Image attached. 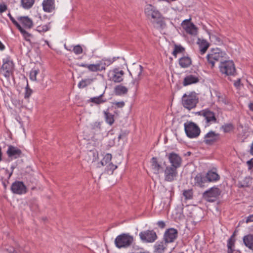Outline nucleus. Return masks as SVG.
Instances as JSON below:
<instances>
[{
	"label": "nucleus",
	"mask_w": 253,
	"mask_h": 253,
	"mask_svg": "<svg viewBox=\"0 0 253 253\" xmlns=\"http://www.w3.org/2000/svg\"><path fill=\"white\" fill-rule=\"evenodd\" d=\"M92 128L94 130L101 129V124L100 122H95L92 126Z\"/></svg>",
	"instance_id": "49"
},
{
	"label": "nucleus",
	"mask_w": 253,
	"mask_h": 253,
	"mask_svg": "<svg viewBox=\"0 0 253 253\" xmlns=\"http://www.w3.org/2000/svg\"><path fill=\"white\" fill-rule=\"evenodd\" d=\"M93 82V79H86L82 80L78 84V86L80 88H83L90 84Z\"/></svg>",
	"instance_id": "33"
},
{
	"label": "nucleus",
	"mask_w": 253,
	"mask_h": 253,
	"mask_svg": "<svg viewBox=\"0 0 253 253\" xmlns=\"http://www.w3.org/2000/svg\"><path fill=\"white\" fill-rule=\"evenodd\" d=\"M127 88L122 85H117L114 89V92L115 94L117 95L126 94L127 93Z\"/></svg>",
	"instance_id": "28"
},
{
	"label": "nucleus",
	"mask_w": 253,
	"mask_h": 253,
	"mask_svg": "<svg viewBox=\"0 0 253 253\" xmlns=\"http://www.w3.org/2000/svg\"><path fill=\"white\" fill-rule=\"evenodd\" d=\"M50 22H48L47 24L42 25H40L37 27L36 31L40 33H45L50 29Z\"/></svg>",
	"instance_id": "30"
},
{
	"label": "nucleus",
	"mask_w": 253,
	"mask_h": 253,
	"mask_svg": "<svg viewBox=\"0 0 253 253\" xmlns=\"http://www.w3.org/2000/svg\"><path fill=\"white\" fill-rule=\"evenodd\" d=\"M240 83H241V80H240V79H238L235 82L234 85L236 87H239L240 85Z\"/></svg>",
	"instance_id": "62"
},
{
	"label": "nucleus",
	"mask_w": 253,
	"mask_h": 253,
	"mask_svg": "<svg viewBox=\"0 0 253 253\" xmlns=\"http://www.w3.org/2000/svg\"><path fill=\"white\" fill-rule=\"evenodd\" d=\"M198 102V98L195 93H191L189 95L185 93L182 97L183 106L189 110L195 108Z\"/></svg>",
	"instance_id": "4"
},
{
	"label": "nucleus",
	"mask_w": 253,
	"mask_h": 253,
	"mask_svg": "<svg viewBox=\"0 0 253 253\" xmlns=\"http://www.w3.org/2000/svg\"><path fill=\"white\" fill-rule=\"evenodd\" d=\"M11 21L18 30H19L22 27L14 18Z\"/></svg>",
	"instance_id": "56"
},
{
	"label": "nucleus",
	"mask_w": 253,
	"mask_h": 253,
	"mask_svg": "<svg viewBox=\"0 0 253 253\" xmlns=\"http://www.w3.org/2000/svg\"><path fill=\"white\" fill-rule=\"evenodd\" d=\"M221 191L217 187H213L203 193V198L208 202H213L220 195Z\"/></svg>",
	"instance_id": "6"
},
{
	"label": "nucleus",
	"mask_w": 253,
	"mask_h": 253,
	"mask_svg": "<svg viewBox=\"0 0 253 253\" xmlns=\"http://www.w3.org/2000/svg\"><path fill=\"white\" fill-rule=\"evenodd\" d=\"M218 100L219 102L225 105L229 104L230 103V99L224 95H222L221 96H219Z\"/></svg>",
	"instance_id": "46"
},
{
	"label": "nucleus",
	"mask_w": 253,
	"mask_h": 253,
	"mask_svg": "<svg viewBox=\"0 0 253 253\" xmlns=\"http://www.w3.org/2000/svg\"><path fill=\"white\" fill-rule=\"evenodd\" d=\"M43 9L47 12H50L55 8L54 0H43Z\"/></svg>",
	"instance_id": "21"
},
{
	"label": "nucleus",
	"mask_w": 253,
	"mask_h": 253,
	"mask_svg": "<svg viewBox=\"0 0 253 253\" xmlns=\"http://www.w3.org/2000/svg\"><path fill=\"white\" fill-rule=\"evenodd\" d=\"M112 158V156L111 154H106L100 162L102 166H106L107 164L110 163V161H111Z\"/></svg>",
	"instance_id": "37"
},
{
	"label": "nucleus",
	"mask_w": 253,
	"mask_h": 253,
	"mask_svg": "<svg viewBox=\"0 0 253 253\" xmlns=\"http://www.w3.org/2000/svg\"><path fill=\"white\" fill-rule=\"evenodd\" d=\"M7 9V6L4 4H0V13H2Z\"/></svg>",
	"instance_id": "57"
},
{
	"label": "nucleus",
	"mask_w": 253,
	"mask_h": 253,
	"mask_svg": "<svg viewBox=\"0 0 253 253\" xmlns=\"http://www.w3.org/2000/svg\"><path fill=\"white\" fill-rule=\"evenodd\" d=\"M88 70L90 72H96L102 71L99 64H91L88 65Z\"/></svg>",
	"instance_id": "38"
},
{
	"label": "nucleus",
	"mask_w": 253,
	"mask_h": 253,
	"mask_svg": "<svg viewBox=\"0 0 253 253\" xmlns=\"http://www.w3.org/2000/svg\"><path fill=\"white\" fill-rule=\"evenodd\" d=\"M32 93V90L28 87V85H27L26 87V92L25 94V98H28Z\"/></svg>",
	"instance_id": "48"
},
{
	"label": "nucleus",
	"mask_w": 253,
	"mask_h": 253,
	"mask_svg": "<svg viewBox=\"0 0 253 253\" xmlns=\"http://www.w3.org/2000/svg\"><path fill=\"white\" fill-rule=\"evenodd\" d=\"M99 64L101 71L105 70L106 67H108L102 60L99 61Z\"/></svg>",
	"instance_id": "51"
},
{
	"label": "nucleus",
	"mask_w": 253,
	"mask_h": 253,
	"mask_svg": "<svg viewBox=\"0 0 253 253\" xmlns=\"http://www.w3.org/2000/svg\"><path fill=\"white\" fill-rule=\"evenodd\" d=\"M104 114L105 115L106 122L110 126H112L114 122V115L110 113L107 111H104Z\"/></svg>",
	"instance_id": "32"
},
{
	"label": "nucleus",
	"mask_w": 253,
	"mask_h": 253,
	"mask_svg": "<svg viewBox=\"0 0 253 253\" xmlns=\"http://www.w3.org/2000/svg\"><path fill=\"white\" fill-rule=\"evenodd\" d=\"M177 169L170 167H166L164 170V179L167 182H172L176 180L178 176Z\"/></svg>",
	"instance_id": "9"
},
{
	"label": "nucleus",
	"mask_w": 253,
	"mask_h": 253,
	"mask_svg": "<svg viewBox=\"0 0 253 253\" xmlns=\"http://www.w3.org/2000/svg\"><path fill=\"white\" fill-rule=\"evenodd\" d=\"M40 70L39 69L34 68L30 73V79L34 81L37 80V75L39 73Z\"/></svg>",
	"instance_id": "42"
},
{
	"label": "nucleus",
	"mask_w": 253,
	"mask_h": 253,
	"mask_svg": "<svg viewBox=\"0 0 253 253\" xmlns=\"http://www.w3.org/2000/svg\"><path fill=\"white\" fill-rule=\"evenodd\" d=\"M18 21L26 29H31L33 26V22L28 16H20L17 18Z\"/></svg>",
	"instance_id": "20"
},
{
	"label": "nucleus",
	"mask_w": 253,
	"mask_h": 253,
	"mask_svg": "<svg viewBox=\"0 0 253 253\" xmlns=\"http://www.w3.org/2000/svg\"><path fill=\"white\" fill-rule=\"evenodd\" d=\"M102 60L105 62V63L107 66H109L113 63V61H112V59L110 58L107 59L104 58Z\"/></svg>",
	"instance_id": "53"
},
{
	"label": "nucleus",
	"mask_w": 253,
	"mask_h": 253,
	"mask_svg": "<svg viewBox=\"0 0 253 253\" xmlns=\"http://www.w3.org/2000/svg\"><path fill=\"white\" fill-rule=\"evenodd\" d=\"M183 195L186 200L191 199L193 196V191L192 189L184 190L183 191Z\"/></svg>",
	"instance_id": "39"
},
{
	"label": "nucleus",
	"mask_w": 253,
	"mask_h": 253,
	"mask_svg": "<svg viewBox=\"0 0 253 253\" xmlns=\"http://www.w3.org/2000/svg\"><path fill=\"white\" fill-rule=\"evenodd\" d=\"M19 31L23 35L24 39L27 41H30V38L32 37V35L29 33L27 32L25 29L21 27L19 30Z\"/></svg>",
	"instance_id": "44"
},
{
	"label": "nucleus",
	"mask_w": 253,
	"mask_h": 253,
	"mask_svg": "<svg viewBox=\"0 0 253 253\" xmlns=\"http://www.w3.org/2000/svg\"><path fill=\"white\" fill-rule=\"evenodd\" d=\"M192 63L191 59L187 56H183L179 60V64L182 68H187Z\"/></svg>",
	"instance_id": "24"
},
{
	"label": "nucleus",
	"mask_w": 253,
	"mask_h": 253,
	"mask_svg": "<svg viewBox=\"0 0 253 253\" xmlns=\"http://www.w3.org/2000/svg\"><path fill=\"white\" fill-rule=\"evenodd\" d=\"M191 19H186L183 21L181 26L185 32L191 35L195 36L197 34L198 28L190 22Z\"/></svg>",
	"instance_id": "10"
},
{
	"label": "nucleus",
	"mask_w": 253,
	"mask_h": 253,
	"mask_svg": "<svg viewBox=\"0 0 253 253\" xmlns=\"http://www.w3.org/2000/svg\"><path fill=\"white\" fill-rule=\"evenodd\" d=\"M113 105L118 108H122L125 106V102L124 101L115 102L113 103Z\"/></svg>",
	"instance_id": "52"
},
{
	"label": "nucleus",
	"mask_w": 253,
	"mask_h": 253,
	"mask_svg": "<svg viewBox=\"0 0 253 253\" xmlns=\"http://www.w3.org/2000/svg\"><path fill=\"white\" fill-rule=\"evenodd\" d=\"M124 72L118 68L114 69L112 72V76L110 77V80L112 82L119 83L123 81Z\"/></svg>",
	"instance_id": "17"
},
{
	"label": "nucleus",
	"mask_w": 253,
	"mask_h": 253,
	"mask_svg": "<svg viewBox=\"0 0 253 253\" xmlns=\"http://www.w3.org/2000/svg\"><path fill=\"white\" fill-rule=\"evenodd\" d=\"M220 72L226 76H235L236 71L235 64L232 60L225 59L219 65Z\"/></svg>",
	"instance_id": "2"
},
{
	"label": "nucleus",
	"mask_w": 253,
	"mask_h": 253,
	"mask_svg": "<svg viewBox=\"0 0 253 253\" xmlns=\"http://www.w3.org/2000/svg\"><path fill=\"white\" fill-rule=\"evenodd\" d=\"M168 159L171 164L170 167L178 169L181 166V158L176 153L171 152L168 155Z\"/></svg>",
	"instance_id": "11"
},
{
	"label": "nucleus",
	"mask_w": 253,
	"mask_h": 253,
	"mask_svg": "<svg viewBox=\"0 0 253 253\" xmlns=\"http://www.w3.org/2000/svg\"><path fill=\"white\" fill-rule=\"evenodd\" d=\"M139 236L142 237H157L156 233L153 230H147L145 232H141L139 234Z\"/></svg>",
	"instance_id": "34"
},
{
	"label": "nucleus",
	"mask_w": 253,
	"mask_h": 253,
	"mask_svg": "<svg viewBox=\"0 0 253 253\" xmlns=\"http://www.w3.org/2000/svg\"><path fill=\"white\" fill-rule=\"evenodd\" d=\"M157 225L160 228H162V229H163L166 226V223L164 221H159L157 223Z\"/></svg>",
	"instance_id": "55"
},
{
	"label": "nucleus",
	"mask_w": 253,
	"mask_h": 253,
	"mask_svg": "<svg viewBox=\"0 0 253 253\" xmlns=\"http://www.w3.org/2000/svg\"><path fill=\"white\" fill-rule=\"evenodd\" d=\"M6 151V154L9 161L21 158L24 154L21 149L12 145H8Z\"/></svg>",
	"instance_id": "7"
},
{
	"label": "nucleus",
	"mask_w": 253,
	"mask_h": 253,
	"mask_svg": "<svg viewBox=\"0 0 253 253\" xmlns=\"http://www.w3.org/2000/svg\"><path fill=\"white\" fill-rule=\"evenodd\" d=\"M227 54L225 51L218 48H213L207 55L208 64L213 68L216 63H222L226 58Z\"/></svg>",
	"instance_id": "1"
},
{
	"label": "nucleus",
	"mask_w": 253,
	"mask_h": 253,
	"mask_svg": "<svg viewBox=\"0 0 253 253\" xmlns=\"http://www.w3.org/2000/svg\"><path fill=\"white\" fill-rule=\"evenodd\" d=\"M35 3V0H21L22 6L26 9L31 8Z\"/></svg>",
	"instance_id": "31"
},
{
	"label": "nucleus",
	"mask_w": 253,
	"mask_h": 253,
	"mask_svg": "<svg viewBox=\"0 0 253 253\" xmlns=\"http://www.w3.org/2000/svg\"><path fill=\"white\" fill-rule=\"evenodd\" d=\"M199 116L203 117L204 120L205 121L206 125L209 126L212 124L217 123V118L215 114L209 109L202 110L196 113Z\"/></svg>",
	"instance_id": "5"
},
{
	"label": "nucleus",
	"mask_w": 253,
	"mask_h": 253,
	"mask_svg": "<svg viewBox=\"0 0 253 253\" xmlns=\"http://www.w3.org/2000/svg\"><path fill=\"white\" fill-rule=\"evenodd\" d=\"M106 166V170L108 173L110 174H112L114 170L118 168L117 166L114 165L112 163H110Z\"/></svg>",
	"instance_id": "41"
},
{
	"label": "nucleus",
	"mask_w": 253,
	"mask_h": 253,
	"mask_svg": "<svg viewBox=\"0 0 253 253\" xmlns=\"http://www.w3.org/2000/svg\"><path fill=\"white\" fill-rule=\"evenodd\" d=\"M184 126L185 133L188 137L194 138L199 136L201 130L195 123L187 121L184 123Z\"/></svg>",
	"instance_id": "3"
},
{
	"label": "nucleus",
	"mask_w": 253,
	"mask_h": 253,
	"mask_svg": "<svg viewBox=\"0 0 253 253\" xmlns=\"http://www.w3.org/2000/svg\"><path fill=\"white\" fill-rule=\"evenodd\" d=\"M143 70V67L141 65H139L138 68V76H140L142 73Z\"/></svg>",
	"instance_id": "63"
},
{
	"label": "nucleus",
	"mask_w": 253,
	"mask_h": 253,
	"mask_svg": "<svg viewBox=\"0 0 253 253\" xmlns=\"http://www.w3.org/2000/svg\"><path fill=\"white\" fill-rule=\"evenodd\" d=\"M103 97V94H102L98 96L90 98L88 100V101L92 102L96 105H99L106 102V99H104Z\"/></svg>",
	"instance_id": "29"
},
{
	"label": "nucleus",
	"mask_w": 253,
	"mask_h": 253,
	"mask_svg": "<svg viewBox=\"0 0 253 253\" xmlns=\"http://www.w3.org/2000/svg\"><path fill=\"white\" fill-rule=\"evenodd\" d=\"M151 167L155 174H159L160 170L162 169V166L158 162L156 157H153L151 160Z\"/></svg>",
	"instance_id": "23"
},
{
	"label": "nucleus",
	"mask_w": 253,
	"mask_h": 253,
	"mask_svg": "<svg viewBox=\"0 0 253 253\" xmlns=\"http://www.w3.org/2000/svg\"><path fill=\"white\" fill-rule=\"evenodd\" d=\"M250 153L252 155H253V143H252V145L251 146Z\"/></svg>",
	"instance_id": "64"
},
{
	"label": "nucleus",
	"mask_w": 253,
	"mask_h": 253,
	"mask_svg": "<svg viewBox=\"0 0 253 253\" xmlns=\"http://www.w3.org/2000/svg\"><path fill=\"white\" fill-rule=\"evenodd\" d=\"M185 51V48L181 45H174V49L172 53V55L176 58L177 54L178 53H183Z\"/></svg>",
	"instance_id": "35"
},
{
	"label": "nucleus",
	"mask_w": 253,
	"mask_h": 253,
	"mask_svg": "<svg viewBox=\"0 0 253 253\" xmlns=\"http://www.w3.org/2000/svg\"><path fill=\"white\" fill-rule=\"evenodd\" d=\"M11 190L16 194H23L26 193V187L23 182L16 181L13 182L11 186Z\"/></svg>",
	"instance_id": "12"
},
{
	"label": "nucleus",
	"mask_w": 253,
	"mask_h": 253,
	"mask_svg": "<svg viewBox=\"0 0 253 253\" xmlns=\"http://www.w3.org/2000/svg\"><path fill=\"white\" fill-rule=\"evenodd\" d=\"M235 242V238H229L227 242L228 251H234L233 247H234Z\"/></svg>",
	"instance_id": "45"
},
{
	"label": "nucleus",
	"mask_w": 253,
	"mask_h": 253,
	"mask_svg": "<svg viewBox=\"0 0 253 253\" xmlns=\"http://www.w3.org/2000/svg\"><path fill=\"white\" fill-rule=\"evenodd\" d=\"M13 68L14 64L12 61L7 60L4 62L1 67V69L4 72V76L6 78H9L12 74Z\"/></svg>",
	"instance_id": "15"
},
{
	"label": "nucleus",
	"mask_w": 253,
	"mask_h": 253,
	"mask_svg": "<svg viewBox=\"0 0 253 253\" xmlns=\"http://www.w3.org/2000/svg\"><path fill=\"white\" fill-rule=\"evenodd\" d=\"M208 180L205 173H198L194 178L193 186L200 188H204L206 186V183H208Z\"/></svg>",
	"instance_id": "13"
},
{
	"label": "nucleus",
	"mask_w": 253,
	"mask_h": 253,
	"mask_svg": "<svg viewBox=\"0 0 253 253\" xmlns=\"http://www.w3.org/2000/svg\"><path fill=\"white\" fill-rule=\"evenodd\" d=\"M117 237H132L131 236L129 235V234L123 233L122 234L118 235L117 236Z\"/></svg>",
	"instance_id": "60"
},
{
	"label": "nucleus",
	"mask_w": 253,
	"mask_h": 253,
	"mask_svg": "<svg viewBox=\"0 0 253 253\" xmlns=\"http://www.w3.org/2000/svg\"><path fill=\"white\" fill-rule=\"evenodd\" d=\"M250 222H253V214L249 215L246 219V223H249Z\"/></svg>",
	"instance_id": "59"
},
{
	"label": "nucleus",
	"mask_w": 253,
	"mask_h": 253,
	"mask_svg": "<svg viewBox=\"0 0 253 253\" xmlns=\"http://www.w3.org/2000/svg\"><path fill=\"white\" fill-rule=\"evenodd\" d=\"M248 170H251L253 168V158L247 162Z\"/></svg>",
	"instance_id": "50"
},
{
	"label": "nucleus",
	"mask_w": 253,
	"mask_h": 253,
	"mask_svg": "<svg viewBox=\"0 0 253 253\" xmlns=\"http://www.w3.org/2000/svg\"><path fill=\"white\" fill-rule=\"evenodd\" d=\"M16 168V167L14 165H12L11 166V171L10 172H9L8 170L7 169H6L5 170V173L6 174H8V178H9L11 176V175L12 174V173H13V170L14 169Z\"/></svg>",
	"instance_id": "54"
},
{
	"label": "nucleus",
	"mask_w": 253,
	"mask_h": 253,
	"mask_svg": "<svg viewBox=\"0 0 253 253\" xmlns=\"http://www.w3.org/2000/svg\"><path fill=\"white\" fill-rule=\"evenodd\" d=\"M178 236V231L174 228H170L167 229L164 234V237L171 238Z\"/></svg>",
	"instance_id": "27"
},
{
	"label": "nucleus",
	"mask_w": 253,
	"mask_h": 253,
	"mask_svg": "<svg viewBox=\"0 0 253 253\" xmlns=\"http://www.w3.org/2000/svg\"><path fill=\"white\" fill-rule=\"evenodd\" d=\"M251 183V178L250 177H246L243 180L238 181L237 186L239 188L249 187Z\"/></svg>",
	"instance_id": "26"
},
{
	"label": "nucleus",
	"mask_w": 253,
	"mask_h": 253,
	"mask_svg": "<svg viewBox=\"0 0 253 253\" xmlns=\"http://www.w3.org/2000/svg\"><path fill=\"white\" fill-rule=\"evenodd\" d=\"M199 82V76L197 75H189L186 76L183 80V85L187 86L188 85L196 84Z\"/></svg>",
	"instance_id": "19"
},
{
	"label": "nucleus",
	"mask_w": 253,
	"mask_h": 253,
	"mask_svg": "<svg viewBox=\"0 0 253 253\" xmlns=\"http://www.w3.org/2000/svg\"><path fill=\"white\" fill-rule=\"evenodd\" d=\"M221 128L223 130L224 132L229 133L234 129V126L232 123L225 124L221 126Z\"/></svg>",
	"instance_id": "36"
},
{
	"label": "nucleus",
	"mask_w": 253,
	"mask_h": 253,
	"mask_svg": "<svg viewBox=\"0 0 253 253\" xmlns=\"http://www.w3.org/2000/svg\"><path fill=\"white\" fill-rule=\"evenodd\" d=\"M72 51H73L76 54H80L83 53V49L81 46L78 44L73 47Z\"/></svg>",
	"instance_id": "47"
},
{
	"label": "nucleus",
	"mask_w": 253,
	"mask_h": 253,
	"mask_svg": "<svg viewBox=\"0 0 253 253\" xmlns=\"http://www.w3.org/2000/svg\"><path fill=\"white\" fill-rule=\"evenodd\" d=\"M243 241L247 247L253 250V238H243Z\"/></svg>",
	"instance_id": "43"
},
{
	"label": "nucleus",
	"mask_w": 253,
	"mask_h": 253,
	"mask_svg": "<svg viewBox=\"0 0 253 253\" xmlns=\"http://www.w3.org/2000/svg\"><path fill=\"white\" fill-rule=\"evenodd\" d=\"M151 18L154 20L157 24L162 26L163 20L162 19L161 13L157 10L152 11L151 13Z\"/></svg>",
	"instance_id": "25"
},
{
	"label": "nucleus",
	"mask_w": 253,
	"mask_h": 253,
	"mask_svg": "<svg viewBox=\"0 0 253 253\" xmlns=\"http://www.w3.org/2000/svg\"><path fill=\"white\" fill-rule=\"evenodd\" d=\"M133 242V238H115V244L119 248H126L130 246Z\"/></svg>",
	"instance_id": "14"
},
{
	"label": "nucleus",
	"mask_w": 253,
	"mask_h": 253,
	"mask_svg": "<svg viewBox=\"0 0 253 253\" xmlns=\"http://www.w3.org/2000/svg\"><path fill=\"white\" fill-rule=\"evenodd\" d=\"M143 242H154L157 238H141Z\"/></svg>",
	"instance_id": "58"
},
{
	"label": "nucleus",
	"mask_w": 253,
	"mask_h": 253,
	"mask_svg": "<svg viewBox=\"0 0 253 253\" xmlns=\"http://www.w3.org/2000/svg\"><path fill=\"white\" fill-rule=\"evenodd\" d=\"M175 238H164V240L160 243H157L154 246L155 252L157 253H163L166 248L168 243L173 242Z\"/></svg>",
	"instance_id": "16"
},
{
	"label": "nucleus",
	"mask_w": 253,
	"mask_h": 253,
	"mask_svg": "<svg viewBox=\"0 0 253 253\" xmlns=\"http://www.w3.org/2000/svg\"><path fill=\"white\" fill-rule=\"evenodd\" d=\"M77 66L79 67H82L84 68H87L88 69V65L89 64H85V63H81V64H77Z\"/></svg>",
	"instance_id": "61"
},
{
	"label": "nucleus",
	"mask_w": 253,
	"mask_h": 253,
	"mask_svg": "<svg viewBox=\"0 0 253 253\" xmlns=\"http://www.w3.org/2000/svg\"><path fill=\"white\" fill-rule=\"evenodd\" d=\"M221 139L220 134L211 130L204 136L203 142L208 145H212Z\"/></svg>",
	"instance_id": "8"
},
{
	"label": "nucleus",
	"mask_w": 253,
	"mask_h": 253,
	"mask_svg": "<svg viewBox=\"0 0 253 253\" xmlns=\"http://www.w3.org/2000/svg\"><path fill=\"white\" fill-rule=\"evenodd\" d=\"M210 38L211 41L213 42L215 44L218 45H221L223 44L222 40L217 35H211Z\"/></svg>",
	"instance_id": "40"
},
{
	"label": "nucleus",
	"mask_w": 253,
	"mask_h": 253,
	"mask_svg": "<svg viewBox=\"0 0 253 253\" xmlns=\"http://www.w3.org/2000/svg\"><path fill=\"white\" fill-rule=\"evenodd\" d=\"M197 44L199 45V50L201 54H204L210 46V43L204 39H198Z\"/></svg>",
	"instance_id": "22"
},
{
	"label": "nucleus",
	"mask_w": 253,
	"mask_h": 253,
	"mask_svg": "<svg viewBox=\"0 0 253 253\" xmlns=\"http://www.w3.org/2000/svg\"><path fill=\"white\" fill-rule=\"evenodd\" d=\"M205 175L208 182H215L220 179V176L217 173L216 169L209 170Z\"/></svg>",
	"instance_id": "18"
}]
</instances>
